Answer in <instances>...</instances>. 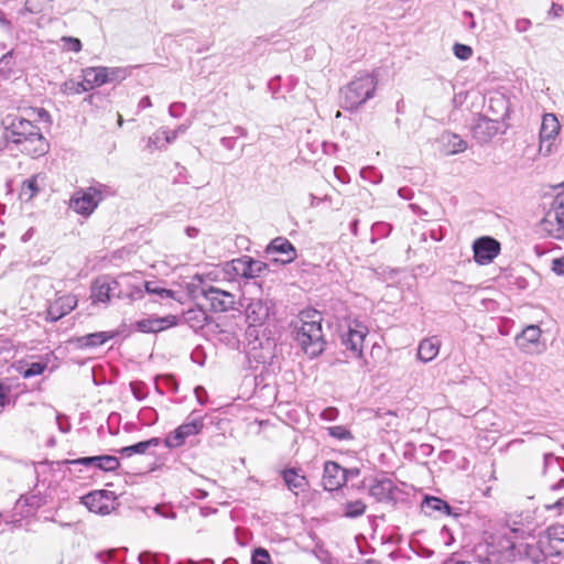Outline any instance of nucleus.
<instances>
[{
    "mask_svg": "<svg viewBox=\"0 0 564 564\" xmlns=\"http://www.w3.org/2000/svg\"><path fill=\"white\" fill-rule=\"evenodd\" d=\"M7 131L12 142L22 144V151L29 155L35 158L47 153L48 142L26 115L11 118Z\"/></svg>",
    "mask_w": 564,
    "mask_h": 564,
    "instance_id": "nucleus-1",
    "label": "nucleus"
},
{
    "mask_svg": "<svg viewBox=\"0 0 564 564\" xmlns=\"http://www.w3.org/2000/svg\"><path fill=\"white\" fill-rule=\"evenodd\" d=\"M296 341L310 357H316L325 349L322 315L314 310L300 313L295 322Z\"/></svg>",
    "mask_w": 564,
    "mask_h": 564,
    "instance_id": "nucleus-2",
    "label": "nucleus"
},
{
    "mask_svg": "<svg viewBox=\"0 0 564 564\" xmlns=\"http://www.w3.org/2000/svg\"><path fill=\"white\" fill-rule=\"evenodd\" d=\"M377 77L369 73H362L352 79L344 89V106L346 109H357L373 97L377 88Z\"/></svg>",
    "mask_w": 564,
    "mask_h": 564,
    "instance_id": "nucleus-3",
    "label": "nucleus"
},
{
    "mask_svg": "<svg viewBox=\"0 0 564 564\" xmlns=\"http://www.w3.org/2000/svg\"><path fill=\"white\" fill-rule=\"evenodd\" d=\"M539 229L543 235L556 239L564 236V191L552 199L549 209L539 224Z\"/></svg>",
    "mask_w": 564,
    "mask_h": 564,
    "instance_id": "nucleus-4",
    "label": "nucleus"
},
{
    "mask_svg": "<svg viewBox=\"0 0 564 564\" xmlns=\"http://www.w3.org/2000/svg\"><path fill=\"white\" fill-rule=\"evenodd\" d=\"M368 327L357 321H348L341 328L340 341L351 358H362L364 341L368 335Z\"/></svg>",
    "mask_w": 564,
    "mask_h": 564,
    "instance_id": "nucleus-5",
    "label": "nucleus"
},
{
    "mask_svg": "<svg viewBox=\"0 0 564 564\" xmlns=\"http://www.w3.org/2000/svg\"><path fill=\"white\" fill-rule=\"evenodd\" d=\"M102 188V186H91L76 191L69 203L70 208L82 216L91 215L104 199Z\"/></svg>",
    "mask_w": 564,
    "mask_h": 564,
    "instance_id": "nucleus-6",
    "label": "nucleus"
},
{
    "mask_svg": "<svg viewBox=\"0 0 564 564\" xmlns=\"http://www.w3.org/2000/svg\"><path fill=\"white\" fill-rule=\"evenodd\" d=\"M117 294L121 299H129L130 301H138L143 297L144 283L138 273H122L115 279Z\"/></svg>",
    "mask_w": 564,
    "mask_h": 564,
    "instance_id": "nucleus-7",
    "label": "nucleus"
},
{
    "mask_svg": "<svg viewBox=\"0 0 564 564\" xmlns=\"http://www.w3.org/2000/svg\"><path fill=\"white\" fill-rule=\"evenodd\" d=\"M267 264L250 257H241L225 264V272L229 275L253 279L259 276Z\"/></svg>",
    "mask_w": 564,
    "mask_h": 564,
    "instance_id": "nucleus-8",
    "label": "nucleus"
},
{
    "mask_svg": "<svg viewBox=\"0 0 564 564\" xmlns=\"http://www.w3.org/2000/svg\"><path fill=\"white\" fill-rule=\"evenodd\" d=\"M82 502L89 511L97 514H109L117 508V498L115 492L109 490H95L82 498Z\"/></svg>",
    "mask_w": 564,
    "mask_h": 564,
    "instance_id": "nucleus-9",
    "label": "nucleus"
},
{
    "mask_svg": "<svg viewBox=\"0 0 564 564\" xmlns=\"http://www.w3.org/2000/svg\"><path fill=\"white\" fill-rule=\"evenodd\" d=\"M542 330L538 325H528L514 338L519 350L527 355H539L545 350V344L541 340Z\"/></svg>",
    "mask_w": 564,
    "mask_h": 564,
    "instance_id": "nucleus-10",
    "label": "nucleus"
},
{
    "mask_svg": "<svg viewBox=\"0 0 564 564\" xmlns=\"http://www.w3.org/2000/svg\"><path fill=\"white\" fill-rule=\"evenodd\" d=\"M204 426L203 419L192 417L184 424L180 425L173 432L166 435L164 444L169 448H176L182 446L186 438L200 433Z\"/></svg>",
    "mask_w": 564,
    "mask_h": 564,
    "instance_id": "nucleus-11",
    "label": "nucleus"
},
{
    "mask_svg": "<svg viewBox=\"0 0 564 564\" xmlns=\"http://www.w3.org/2000/svg\"><path fill=\"white\" fill-rule=\"evenodd\" d=\"M122 73L119 68L87 67L83 69V82L87 91L115 80Z\"/></svg>",
    "mask_w": 564,
    "mask_h": 564,
    "instance_id": "nucleus-12",
    "label": "nucleus"
},
{
    "mask_svg": "<svg viewBox=\"0 0 564 564\" xmlns=\"http://www.w3.org/2000/svg\"><path fill=\"white\" fill-rule=\"evenodd\" d=\"M204 297L209 302L215 312H227L234 310L237 303L236 294L215 286L204 288L202 290Z\"/></svg>",
    "mask_w": 564,
    "mask_h": 564,
    "instance_id": "nucleus-13",
    "label": "nucleus"
},
{
    "mask_svg": "<svg viewBox=\"0 0 564 564\" xmlns=\"http://www.w3.org/2000/svg\"><path fill=\"white\" fill-rule=\"evenodd\" d=\"M541 544L550 555H563L564 554V522L556 523L549 527L541 534Z\"/></svg>",
    "mask_w": 564,
    "mask_h": 564,
    "instance_id": "nucleus-14",
    "label": "nucleus"
},
{
    "mask_svg": "<svg viewBox=\"0 0 564 564\" xmlns=\"http://www.w3.org/2000/svg\"><path fill=\"white\" fill-rule=\"evenodd\" d=\"M474 259L478 264H488L500 252V243L490 237H482L473 243Z\"/></svg>",
    "mask_w": 564,
    "mask_h": 564,
    "instance_id": "nucleus-15",
    "label": "nucleus"
},
{
    "mask_svg": "<svg viewBox=\"0 0 564 564\" xmlns=\"http://www.w3.org/2000/svg\"><path fill=\"white\" fill-rule=\"evenodd\" d=\"M265 252L271 256H280L273 257V260L282 263H290L296 258V249L284 237L273 239L267 247Z\"/></svg>",
    "mask_w": 564,
    "mask_h": 564,
    "instance_id": "nucleus-16",
    "label": "nucleus"
},
{
    "mask_svg": "<svg viewBox=\"0 0 564 564\" xmlns=\"http://www.w3.org/2000/svg\"><path fill=\"white\" fill-rule=\"evenodd\" d=\"M178 318L175 315H166L163 317L150 316L135 323V328L142 333H158L170 327L176 326Z\"/></svg>",
    "mask_w": 564,
    "mask_h": 564,
    "instance_id": "nucleus-17",
    "label": "nucleus"
},
{
    "mask_svg": "<svg viewBox=\"0 0 564 564\" xmlns=\"http://www.w3.org/2000/svg\"><path fill=\"white\" fill-rule=\"evenodd\" d=\"M77 297L73 294H64L58 296L53 303L47 307L46 314L47 319L52 322H56L63 316L70 313L77 306Z\"/></svg>",
    "mask_w": 564,
    "mask_h": 564,
    "instance_id": "nucleus-18",
    "label": "nucleus"
},
{
    "mask_svg": "<svg viewBox=\"0 0 564 564\" xmlns=\"http://www.w3.org/2000/svg\"><path fill=\"white\" fill-rule=\"evenodd\" d=\"M69 463L74 465L93 466L105 471L116 470L120 465L118 458L110 455L82 457L69 460Z\"/></svg>",
    "mask_w": 564,
    "mask_h": 564,
    "instance_id": "nucleus-19",
    "label": "nucleus"
},
{
    "mask_svg": "<svg viewBox=\"0 0 564 564\" xmlns=\"http://www.w3.org/2000/svg\"><path fill=\"white\" fill-rule=\"evenodd\" d=\"M116 291L115 279L100 278L91 286V299L95 303H107L112 295L117 294Z\"/></svg>",
    "mask_w": 564,
    "mask_h": 564,
    "instance_id": "nucleus-20",
    "label": "nucleus"
},
{
    "mask_svg": "<svg viewBox=\"0 0 564 564\" xmlns=\"http://www.w3.org/2000/svg\"><path fill=\"white\" fill-rule=\"evenodd\" d=\"M545 510H557L561 513L564 510V479L552 485L544 495Z\"/></svg>",
    "mask_w": 564,
    "mask_h": 564,
    "instance_id": "nucleus-21",
    "label": "nucleus"
},
{
    "mask_svg": "<svg viewBox=\"0 0 564 564\" xmlns=\"http://www.w3.org/2000/svg\"><path fill=\"white\" fill-rule=\"evenodd\" d=\"M270 307L267 302L262 300H252L246 310L247 321L250 325H262L269 317Z\"/></svg>",
    "mask_w": 564,
    "mask_h": 564,
    "instance_id": "nucleus-22",
    "label": "nucleus"
},
{
    "mask_svg": "<svg viewBox=\"0 0 564 564\" xmlns=\"http://www.w3.org/2000/svg\"><path fill=\"white\" fill-rule=\"evenodd\" d=\"M440 348L441 339L437 336L426 337L419 343L416 357L424 364L430 362L437 357Z\"/></svg>",
    "mask_w": 564,
    "mask_h": 564,
    "instance_id": "nucleus-23",
    "label": "nucleus"
},
{
    "mask_svg": "<svg viewBox=\"0 0 564 564\" xmlns=\"http://www.w3.org/2000/svg\"><path fill=\"white\" fill-rule=\"evenodd\" d=\"M345 481V470L334 462H327L324 466L323 484L328 490H334Z\"/></svg>",
    "mask_w": 564,
    "mask_h": 564,
    "instance_id": "nucleus-24",
    "label": "nucleus"
},
{
    "mask_svg": "<svg viewBox=\"0 0 564 564\" xmlns=\"http://www.w3.org/2000/svg\"><path fill=\"white\" fill-rule=\"evenodd\" d=\"M393 482L389 478H375L369 485V495L377 501H386L391 498Z\"/></svg>",
    "mask_w": 564,
    "mask_h": 564,
    "instance_id": "nucleus-25",
    "label": "nucleus"
},
{
    "mask_svg": "<svg viewBox=\"0 0 564 564\" xmlns=\"http://www.w3.org/2000/svg\"><path fill=\"white\" fill-rule=\"evenodd\" d=\"M498 122L496 118H480L474 128L475 135L484 142L490 140L499 131Z\"/></svg>",
    "mask_w": 564,
    "mask_h": 564,
    "instance_id": "nucleus-26",
    "label": "nucleus"
},
{
    "mask_svg": "<svg viewBox=\"0 0 564 564\" xmlns=\"http://www.w3.org/2000/svg\"><path fill=\"white\" fill-rule=\"evenodd\" d=\"M561 131V123L554 113H545L542 117L539 137L556 139Z\"/></svg>",
    "mask_w": 564,
    "mask_h": 564,
    "instance_id": "nucleus-27",
    "label": "nucleus"
},
{
    "mask_svg": "<svg viewBox=\"0 0 564 564\" xmlns=\"http://www.w3.org/2000/svg\"><path fill=\"white\" fill-rule=\"evenodd\" d=\"M442 142L446 154L453 155L464 152L467 148L466 142L454 133L446 132L442 135Z\"/></svg>",
    "mask_w": 564,
    "mask_h": 564,
    "instance_id": "nucleus-28",
    "label": "nucleus"
},
{
    "mask_svg": "<svg viewBox=\"0 0 564 564\" xmlns=\"http://www.w3.org/2000/svg\"><path fill=\"white\" fill-rule=\"evenodd\" d=\"M489 109L497 120H505L509 116V101L503 95H497L489 99Z\"/></svg>",
    "mask_w": 564,
    "mask_h": 564,
    "instance_id": "nucleus-29",
    "label": "nucleus"
},
{
    "mask_svg": "<svg viewBox=\"0 0 564 564\" xmlns=\"http://www.w3.org/2000/svg\"><path fill=\"white\" fill-rule=\"evenodd\" d=\"M184 321L193 329H200L207 321V314L202 307H193L184 313Z\"/></svg>",
    "mask_w": 564,
    "mask_h": 564,
    "instance_id": "nucleus-30",
    "label": "nucleus"
},
{
    "mask_svg": "<svg viewBox=\"0 0 564 564\" xmlns=\"http://www.w3.org/2000/svg\"><path fill=\"white\" fill-rule=\"evenodd\" d=\"M117 335L115 332H98L85 335L78 338L82 346H99L113 338Z\"/></svg>",
    "mask_w": 564,
    "mask_h": 564,
    "instance_id": "nucleus-31",
    "label": "nucleus"
},
{
    "mask_svg": "<svg viewBox=\"0 0 564 564\" xmlns=\"http://www.w3.org/2000/svg\"><path fill=\"white\" fill-rule=\"evenodd\" d=\"M283 479L289 489L294 491L295 494L297 492V490H302L306 485L305 477L299 475L294 469L284 470Z\"/></svg>",
    "mask_w": 564,
    "mask_h": 564,
    "instance_id": "nucleus-32",
    "label": "nucleus"
},
{
    "mask_svg": "<svg viewBox=\"0 0 564 564\" xmlns=\"http://www.w3.org/2000/svg\"><path fill=\"white\" fill-rule=\"evenodd\" d=\"M159 443H160L159 438H151L148 441L139 442L131 446L123 447L120 452L122 455H126V456H132L134 454H143L151 446H156V445H159Z\"/></svg>",
    "mask_w": 564,
    "mask_h": 564,
    "instance_id": "nucleus-33",
    "label": "nucleus"
},
{
    "mask_svg": "<svg viewBox=\"0 0 564 564\" xmlns=\"http://www.w3.org/2000/svg\"><path fill=\"white\" fill-rule=\"evenodd\" d=\"M37 176H33L22 184L20 197L24 200H31L37 194Z\"/></svg>",
    "mask_w": 564,
    "mask_h": 564,
    "instance_id": "nucleus-34",
    "label": "nucleus"
},
{
    "mask_svg": "<svg viewBox=\"0 0 564 564\" xmlns=\"http://www.w3.org/2000/svg\"><path fill=\"white\" fill-rule=\"evenodd\" d=\"M144 292H147L149 294L159 295L161 299H174L175 297L174 291L161 288L155 282L144 283Z\"/></svg>",
    "mask_w": 564,
    "mask_h": 564,
    "instance_id": "nucleus-35",
    "label": "nucleus"
},
{
    "mask_svg": "<svg viewBox=\"0 0 564 564\" xmlns=\"http://www.w3.org/2000/svg\"><path fill=\"white\" fill-rule=\"evenodd\" d=\"M61 91L64 95H79L82 93L87 91L86 87L84 86V82H76L74 79L66 80L61 86Z\"/></svg>",
    "mask_w": 564,
    "mask_h": 564,
    "instance_id": "nucleus-36",
    "label": "nucleus"
},
{
    "mask_svg": "<svg viewBox=\"0 0 564 564\" xmlns=\"http://www.w3.org/2000/svg\"><path fill=\"white\" fill-rule=\"evenodd\" d=\"M366 511V505L361 500L348 501L345 505L344 514L348 518H356L364 514Z\"/></svg>",
    "mask_w": 564,
    "mask_h": 564,
    "instance_id": "nucleus-37",
    "label": "nucleus"
},
{
    "mask_svg": "<svg viewBox=\"0 0 564 564\" xmlns=\"http://www.w3.org/2000/svg\"><path fill=\"white\" fill-rule=\"evenodd\" d=\"M555 140L556 139L539 137V149H538L539 155H541L543 158H547V156L552 155L556 148Z\"/></svg>",
    "mask_w": 564,
    "mask_h": 564,
    "instance_id": "nucleus-38",
    "label": "nucleus"
},
{
    "mask_svg": "<svg viewBox=\"0 0 564 564\" xmlns=\"http://www.w3.org/2000/svg\"><path fill=\"white\" fill-rule=\"evenodd\" d=\"M47 365L43 362H32L28 368H23L22 366L18 367L19 372L23 378H31L34 376H40L44 372Z\"/></svg>",
    "mask_w": 564,
    "mask_h": 564,
    "instance_id": "nucleus-39",
    "label": "nucleus"
},
{
    "mask_svg": "<svg viewBox=\"0 0 564 564\" xmlns=\"http://www.w3.org/2000/svg\"><path fill=\"white\" fill-rule=\"evenodd\" d=\"M424 505L426 508L435 510V511L445 512V513H449V511H451V507L448 506V503L440 498H436V497H426L424 500Z\"/></svg>",
    "mask_w": 564,
    "mask_h": 564,
    "instance_id": "nucleus-40",
    "label": "nucleus"
},
{
    "mask_svg": "<svg viewBox=\"0 0 564 564\" xmlns=\"http://www.w3.org/2000/svg\"><path fill=\"white\" fill-rule=\"evenodd\" d=\"M25 115L32 120H40L43 122H50V113L44 108H31L25 110Z\"/></svg>",
    "mask_w": 564,
    "mask_h": 564,
    "instance_id": "nucleus-41",
    "label": "nucleus"
},
{
    "mask_svg": "<svg viewBox=\"0 0 564 564\" xmlns=\"http://www.w3.org/2000/svg\"><path fill=\"white\" fill-rule=\"evenodd\" d=\"M252 564H271V557L265 549L258 547L252 553Z\"/></svg>",
    "mask_w": 564,
    "mask_h": 564,
    "instance_id": "nucleus-42",
    "label": "nucleus"
},
{
    "mask_svg": "<svg viewBox=\"0 0 564 564\" xmlns=\"http://www.w3.org/2000/svg\"><path fill=\"white\" fill-rule=\"evenodd\" d=\"M454 50V54L457 58L462 59V61H467L473 55V50L470 46L468 45H465V44H459V43H456L453 47Z\"/></svg>",
    "mask_w": 564,
    "mask_h": 564,
    "instance_id": "nucleus-43",
    "label": "nucleus"
},
{
    "mask_svg": "<svg viewBox=\"0 0 564 564\" xmlns=\"http://www.w3.org/2000/svg\"><path fill=\"white\" fill-rule=\"evenodd\" d=\"M330 436L338 440H348L351 438L350 432L341 425L330 426L327 429Z\"/></svg>",
    "mask_w": 564,
    "mask_h": 564,
    "instance_id": "nucleus-44",
    "label": "nucleus"
},
{
    "mask_svg": "<svg viewBox=\"0 0 564 564\" xmlns=\"http://www.w3.org/2000/svg\"><path fill=\"white\" fill-rule=\"evenodd\" d=\"M164 147H165V143H164L163 135H162L161 131H158L156 133H154L152 137L149 138L148 148L150 150L162 149Z\"/></svg>",
    "mask_w": 564,
    "mask_h": 564,
    "instance_id": "nucleus-45",
    "label": "nucleus"
},
{
    "mask_svg": "<svg viewBox=\"0 0 564 564\" xmlns=\"http://www.w3.org/2000/svg\"><path fill=\"white\" fill-rule=\"evenodd\" d=\"M185 130L186 129L183 126L178 127L176 130H173V131L161 130L165 145L173 142L177 138V134L180 132L184 133Z\"/></svg>",
    "mask_w": 564,
    "mask_h": 564,
    "instance_id": "nucleus-46",
    "label": "nucleus"
},
{
    "mask_svg": "<svg viewBox=\"0 0 564 564\" xmlns=\"http://www.w3.org/2000/svg\"><path fill=\"white\" fill-rule=\"evenodd\" d=\"M10 392V387L6 386L3 383H0V411L6 406L8 403V395Z\"/></svg>",
    "mask_w": 564,
    "mask_h": 564,
    "instance_id": "nucleus-47",
    "label": "nucleus"
},
{
    "mask_svg": "<svg viewBox=\"0 0 564 564\" xmlns=\"http://www.w3.org/2000/svg\"><path fill=\"white\" fill-rule=\"evenodd\" d=\"M552 271L557 275H564V257L552 261Z\"/></svg>",
    "mask_w": 564,
    "mask_h": 564,
    "instance_id": "nucleus-48",
    "label": "nucleus"
},
{
    "mask_svg": "<svg viewBox=\"0 0 564 564\" xmlns=\"http://www.w3.org/2000/svg\"><path fill=\"white\" fill-rule=\"evenodd\" d=\"M63 40L67 43L69 51L79 52L82 50V43L78 39L64 37Z\"/></svg>",
    "mask_w": 564,
    "mask_h": 564,
    "instance_id": "nucleus-49",
    "label": "nucleus"
},
{
    "mask_svg": "<svg viewBox=\"0 0 564 564\" xmlns=\"http://www.w3.org/2000/svg\"><path fill=\"white\" fill-rule=\"evenodd\" d=\"M337 411L335 409L328 408L322 412V419L326 421H332L336 417Z\"/></svg>",
    "mask_w": 564,
    "mask_h": 564,
    "instance_id": "nucleus-50",
    "label": "nucleus"
},
{
    "mask_svg": "<svg viewBox=\"0 0 564 564\" xmlns=\"http://www.w3.org/2000/svg\"><path fill=\"white\" fill-rule=\"evenodd\" d=\"M154 512L162 516V517H171V518H174V513L173 512H166V509L165 507L163 506H156L154 508Z\"/></svg>",
    "mask_w": 564,
    "mask_h": 564,
    "instance_id": "nucleus-51",
    "label": "nucleus"
},
{
    "mask_svg": "<svg viewBox=\"0 0 564 564\" xmlns=\"http://www.w3.org/2000/svg\"><path fill=\"white\" fill-rule=\"evenodd\" d=\"M151 99L147 96L140 100V106L143 108L151 107Z\"/></svg>",
    "mask_w": 564,
    "mask_h": 564,
    "instance_id": "nucleus-52",
    "label": "nucleus"
},
{
    "mask_svg": "<svg viewBox=\"0 0 564 564\" xmlns=\"http://www.w3.org/2000/svg\"><path fill=\"white\" fill-rule=\"evenodd\" d=\"M186 231L189 237H195L197 234V230L195 228H187Z\"/></svg>",
    "mask_w": 564,
    "mask_h": 564,
    "instance_id": "nucleus-53",
    "label": "nucleus"
},
{
    "mask_svg": "<svg viewBox=\"0 0 564 564\" xmlns=\"http://www.w3.org/2000/svg\"><path fill=\"white\" fill-rule=\"evenodd\" d=\"M466 15H468L469 18H473V13L470 12H465Z\"/></svg>",
    "mask_w": 564,
    "mask_h": 564,
    "instance_id": "nucleus-54",
    "label": "nucleus"
},
{
    "mask_svg": "<svg viewBox=\"0 0 564 564\" xmlns=\"http://www.w3.org/2000/svg\"><path fill=\"white\" fill-rule=\"evenodd\" d=\"M471 28H475L476 26V23L473 21L471 24H470Z\"/></svg>",
    "mask_w": 564,
    "mask_h": 564,
    "instance_id": "nucleus-55",
    "label": "nucleus"
}]
</instances>
